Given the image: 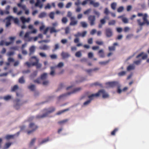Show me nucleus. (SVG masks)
Returning <instances> with one entry per match:
<instances>
[{"label": "nucleus", "mask_w": 149, "mask_h": 149, "mask_svg": "<svg viewBox=\"0 0 149 149\" xmlns=\"http://www.w3.org/2000/svg\"><path fill=\"white\" fill-rule=\"evenodd\" d=\"M33 59L35 60V62H33L31 63L27 62L25 63V64L28 67H30L31 66H35L37 69L41 68L42 66V64L39 63V59L36 56H33L30 58L29 60L31 61H33Z\"/></svg>", "instance_id": "1"}, {"label": "nucleus", "mask_w": 149, "mask_h": 149, "mask_svg": "<svg viewBox=\"0 0 149 149\" xmlns=\"http://www.w3.org/2000/svg\"><path fill=\"white\" fill-rule=\"evenodd\" d=\"M138 16L139 17L143 16V22H142L141 19H138L137 20V22L138 25L140 26V30L142 29V26L145 24H147V25L149 24V22L147 19V17H148L147 14H145L143 15L142 13H139L137 14Z\"/></svg>", "instance_id": "2"}, {"label": "nucleus", "mask_w": 149, "mask_h": 149, "mask_svg": "<svg viewBox=\"0 0 149 149\" xmlns=\"http://www.w3.org/2000/svg\"><path fill=\"white\" fill-rule=\"evenodd\" d=\"M55 110V108L54 107H51L48 109H45L44 110V111L45 112V113L42 115H38L36 116L37 118H43L48 116V115L54 112Z\"/></svg>", "instance_id": "3"}, {"label": "nucleus", "mask_w": 149, "mask_h": 149, "mask_svg": "<svg viewBox=\"0 0 149 149\" xmlns=\"http://www.w3.org/2000/svg\"><path fill=\"white\" fill-rule=\"evenodd\" d=\"M38 128V127L34 123H31L29 126V130L27 131V133L29 134L32 133L35 131Z\"/></svg>", "instance_id": "4"}, {"label": "nucleus", "mask_w": 149, "mask_h": 149, "mask_svg": "<svg viewBox=\"0 0 149 149\" xmlns=\"http://www.w3.org/2000/svg\"><path fill=\"white\" fill-rule=\"evenodd\" d=\"M87 31H84L82 33L80 32H78L76 34H75L74 36L76 38L74 40V42L75 43H77L79 41V39L78 37H84L87 34Z\"/></svg>", "instance_id": "5"}, {"label": "nucleus", "mask_w": 149, "mask_h": 149, "mask_svg": "<svg viewBox=\"0 0 149 149\" xmlns=\"http://www.w3.org/2000/svg\"><path fill=\"white\" fill-rule=\"evenodd\" d=\"M81 89V88L80 87H78L75 88L71 92H69L66 93H65L60 95L59 97L58 98L60 99L62 97H64L68 95H70L72 94L75 93H76L80 91Z\"/></svg>", "instance_id": "6"}, {"label": "nucleus", "mask_w": 149, "mask_h": 149, "mask_svg": "<svg viewBox=\"0 0 149 149\" xmlns=\"http://www.w3.org/2000/svg\"><path fill=\"white\" fill-rule=\"evenodd\" d=\"M95 17L94 15H90L88 17V21L91 26L95 24Z\"/></svg>", "instance_id": "7"}, {"label": "nucleus", "mask_w": 149, "mask_h": 149, "mask_svg": "<svg viewBox=\"0 0 149 149\" xmlns=\"http://www.w3.org/2000/svg\"><path fill=\"white\" fill-rule=\"evenodd\" d=\"M10 6L9 5H8L5 8V10L3 11L2 10H0V14L1 15H3L4 14L6 15H8L9 14L10 12L9 11Z\"/></svg>", "instance_id": "8"}, {"label": "nucleus", "mask_w": 149, "mask_h": 149, "mask_svg": "<svg viewBox=\"0 0 149 149\" xmlns=\"http://www.w3.org/2000/svg\"><path fill=\"white\" fill-rule=\"evenodd\" d=\"M30 34V32H26V33L24 37V39L25 40L30 42L33 40V38L32 37H29V34Z\"/></svg>", "instance_id": "9"}, {"label": "nucleus", "mask_w": 149, "mask_h": 149, "mask_svg": "<svg viewBox=\"0 0 149 149\" xmlns=\"http://www.w3.org/2000/svg\"><path fill=\"white\" fill-rule=\"evenodd\" d=\"M98 93H99V96L100 95L102 94V95L103 98H104L109 97V95L107 93H106L104 90L103 89H102L99 90L98 92Z\"/></svg>", "instance_id": "10"}, {"label": "nucleus", "mask_w": 149, "mask_h": 149, "mask_svg": "<svg viewBox=\"0 0 149 149\" xmlns=\"http://www.w3.org/2000/svg\"><path fill=\"white\" fill-rule=\"evenodd\" d=\"M70 22L69 24L70 25L74 26L77 25L78 23V21L74 17H71L70 19Z\"/></svg>", "instance_id": "11"}, {"label": "nucleus", "mask_w": 149, "mask_h": 149, "mask_svg": "<svg viewBox=\"0 0 149 149\" xmlns=\"http://www.w3.org/2000/svg\"><path fill=\"white\" fill-rule=\"evenodd\" d=\"M105 34L107 37H110L112 35V31L111 29L109 28H107L105 30Z\"/></svg>", "instance_id": "12"}, {"label": "nucleus", "mask_w": 149, "mask_h": 149, "mask_svg": "<svg viewBox=\"0 0 149 149\" xmlns=\"http://www.w3.org/2000/svg\"><path fill=\"white\" fill-rule=\"evenodd\" d=\"M15 37H10L9 38V39L10 42H5V44L6 46H8L10 45L13 44L14 41V40L15 39Z\"/></svg>", "instance_id": "13"}, {"label": "nucleus", "mask_w": 149, "mask_h": 149, "mask_svg": "<svg viewBox=\"0 0 149 149\" xmlns=\"http://www.w3.org/2000/svg\"><path fill=\"white\" fill-rule=\"evenodd\" d=\"M107 85L108 86L110 87H113L117 85L118 82L116 81H112L107 82L106 83Z\"/></svg>", "instance_id": "14"}, {"label": "nucleus", "mask_w": 149, "mask_h": 149, "mask_svg": "<svg viewBox=\"0 0 149 149\" xmlns=\"http://www.w3.org/2000/svg\"><path fill=\"white\" fill-rule=\"evenodd\" d=\"M140 57L142 58V59H145L147 57V55L146 54H144L143 52H141L136 57L137 58H138Z\"/></svg>", "instance_id": "15"}, {"label": "nucleus", "mask_w": 149, "mask_h": 149, "mask_svg": "<svg viewBox=\"0 0 149 149\" xmlns=\"http://www.w3.org/2000/svg\"><path fill=\"white\" fill-rule=\"evenodd\" d=\"M19 100L18 99H16L14 101L15 103V104L14 105V107L16 109H18L19 108L20 105L19 103Z\"/></svg>", "instance_id": "16"}, {"label": "nucleus", "mask_w": 149, "mask_h": 149, "mask_svg": "<svg viewBox=\"0 0 149 149\" xmlns=\"http://www.w3.org/2000/svg\"><path fill=\"white\" fill-rule=\"evenodd\" d=\"M35 47L33 46H31L29 49V55L30 56L33 54L35 52Z\"/></svg>", "instance_id": "17"}, {"label": "nucleus", "mask_w": 149, "mask_h": 149, "mask_svg": "<svg viewBox=\"0 0 149 149\" xmlns=\"http://www.w3.org/2000/svg\"><path fill=\"white\" fill-rule=\"evenodd\" d=\"M99 96V93L98 92L95 94H93L88 96V98L91 101L95 97H97Z\"/></svg>", "instance_id": "18"}, {"label": "nucleus", "mask_w": 149, "mask_h": 149, "mask_svg": "<svg viewBox=\"0 0 149 149\" xmlns=\"http://www.w3.org/2000/svg\"><path fill=\"white\" fill-rule=\"evenodd\" d=\"M20 19L23 24H24L26 22H29L30 20L29 18H28L26 19L23 17H21L20 18Z\"/></svg>", "instance_id": "19"}, {"label": "nucleus", "mask_w": 149, "mask_h": 149, "mask_svg": "<svg viewBox=\"0 0 149 149\" xmlns=\"http://www.w3.org/2000/svg\"><path fill=\"white\" fill-rule=\"evenodd\" d=\"M90 3V4L93 5L94 7H97L100 5L99 3L98 2H95L93 1H91Z\"/></svg>", "instance_id": "20"}, {"label": "nucleus", "mask_w": 149, "mask_h": 149, "mask_svg": "<svg viewBox=\"0 0 149 149\" xmlns=\"http://www.w3.org/2000/svg\"><path fill=\"white\" fill-rule=\"evenodd\" d=\"M35 5L36 7L38 6L40 8H41L43 6V5L41 3L40 0H37V2Z\"/></svg>", "instance_id": "21"}, {"label": "nucleus", "mask_w": 149, "mask_h": 149, "mask_svg": "<svg viewBox=\"0 0 149 149\" xmlns=\"http://www.w3.org/2000/svg\"><path fill=\"white\" fill-rule=\"evenodd\" d=\"M49 47L46 45H45L40 46L39 48L42 50H47L49 49Z\"/></svg>", "instance_id": "22"}, {"label": "nucleus", "mask_w": 149, "mask_h": 149, "mask_svg": "<svg viewBox=\"0 0 149 149\" xmlns=\"http://www.w3.org/2000/svg\"><path fill=\"white\" fill-rule=\"evenodd\" d=\"M61 56L63 59L67 58L70 56V55L68 53L64 52H62L61 54Z\"/></svg>", "instance_id": "23"}, {"label": "nucleus", "mask_w": 149, "mask_h": 149, "mask_svg": "<svg viewBox=\"0 0 149 149\" xmlns=\"http://www.w3.org/2000/svg\"><path fill=\"white\" fill-rule=\"evenodd\" d=\"M98 54L101 58H104L105 57L103 51L102 49H100L98 52Z\"/></svg>", "instance_id": "24"}, {"label": "nucleus", "mask_w": 149, "mask_h": 149, "mask_svg": "<svg viewBox=\"0 0 149 149\" xmlns=\"http://www.w3.org/2000/svg\"><path fill=\"white\" fill-rule=\"evenodd\" d=\"M47 15V13L45 12H42L39 15L38 17L39 18H42L45 17Z\"/></svg>", "instance_id": "25"}, {"label": "nucleus", "mask_w": 149, "mask_h": 149, "mask_svg": "<svg viewBox=\"0 0 149 149\" xmlns=\"http://www.w3.org/2000/svg\"><path fill=\"white\" fill-rule=\"evenodd\" d=\"M38 72L37 71H34L32 73L30 76V77L31 79H33L35 77L37 74Z\"/></svg>", "instance_id": "26"}, {"label": "nucleus", "mask_w": 149, "mask_h": 149, "mask_svg": "<svg viewBox=\"0 0 149 149\" xmlns=\"http://www.w3.org/2000/svg\"><path fill=\"white\" fill-rule=\"evenodd\" d=\"M36 139V138H34L33 139L31 140L29 145V147H32L34 145Z\"/></svg>", "instance_id": "27"}, {"label": "nucleus", "mask_w": 149, "mask_h": 149, "mask_svg": "<svg viewBox=\"0 0 149 149\" xmlns=\"http://www.w3.org/2000/svg\"><path fill=\"white\" fill-rule=\"evenodd\" d=\"M51 72L50 73V74L52 76H54L55 75V71H54V67H51Z\"/></svg>", "instance_id": "28"}, {"label": "nucleus", "mask_w": 149, "mask_h": 149, "mask_svg": "<svg viewBox=\"0 0 149 149\" xmlns=\"http://www.w3.org/2000/svg\"><path fill=\"white\" fill-rule=\"evenodd\" d=\"M19 88V87L17 85H14L11 89V91L12 92H14L16 91Z\"/></svg>", "instance_id": "29"}, {"label": "nucleus", "mask_w": 149, "mask_h": 149, "mask_svg": "<svg viewBox=\"0 0 149 149\" xmlns=\"http://www.w3.org/2000/svg\"><path fill=\"white\" fill-rule=\"evenodd\" d=\"M50 33H56L59 30H56L55 29V28L54 27H52L50 29Z\"/></svg>", "instance_id": "30"}, {"label": "nucleus", "mask_w": 149, "mask_h": 149, "mask_svg": "<svg viewBox=\"0 0 149 149\" xmlns=\"http://www.w3.org/2000/svg\"><path fill=\"white\" fill-rule=\"evenodd\" d=\"M116 3L115 2H113L111 4V8L113 10H115L116 9Z\"/></svg>", "instance_id": "31"}, {"label": "nucleus", "mask_w": 149, "mask_h": 149, "mask_svg": "<svg viewBox=\"0 0 149 149\" xmlns=\"http://www.w3.org/2000/svg\"><path fill=\"white\" fill-rule=\"evenodd\" d=\"M118 128H115L111 132V136H115L116 133L118 131Z\"/></svg>", "instance_id": "32"}, {"label": "nucleus", "mask_w": 149, "mask_h": 149, "mask_svg": "<svg viewBox=\"0 0 149 149\" xmlns=\"http://www.w3.org/2000/svg\"><path fill=\"white\" fill-rule=\"evenodd\" d=\"M80 24L81 26L83 28H86L88 26L87 23L85 22H80Z\"/></svg>", "instance_id": "33"}, {"label": "nucleus", "mask_w": 149, "mask_h": 149, "mask_svg": "<svg viewBox=\"0 0 149 149\" xmlns=\"http://www.w3.org/2000/svg\"><path fill=\"white\" fill-rule=\"evenodd\" d=\"M47 77V74L46 73H44L42 74L41 76L40 79L41 80H43L46 79Z\"/></svg>", "instance_id": "34"}, {"label": "nucleus", "mask_w": 149, "mask_h": 149, "mask_svg": "<svg viewBox=\"0 0 149 149\" xmlns=\"http://www.w3.org/2000/svg\"><path fill=\"white\" fill-rule=\"evenodd\" d=\"M11 96L8 95L4 96L3 97V99L6 101H8L10 100L11 98Z\"/></svg>", "instance_id": "35"}, {"label": "nucleus", "mask_w": 149, "mask_h": 149, "mask_svg": "<svg viewBox=\"0 0 149 149\" xmlns=\"http://www.w3.org/2000/svg\"><path fill=\"white\" fill-rule=\"evenodd\" d=\"M110 61V60H109L105 61H101L99 62V63L101 65H106Z\"/></svg>", "instance_id": "36"}, {"label": "nucleus", "mask_w": 149, "mask_h": 149, "mask_svg": "<svg viewBox=\"0 0 149 149\" xmlns=\"http://www.w3.org/2000/svg\"><path fill=\"white\" fill-rule=\"evenodd\" d=\"M61 21L63 24H66L68 21V19L66 17H64L62 18Z\"/></svg>", "instance_id": "37"}, {"label": "nucleus", "mask_w": 149, "mask_h": 149, "mask_svg": "<svg viewBox=\"0 0 149 149\" xmlns=\"http://www.w3.org/2000/svg\"><path fill=\"white\" fill-rule=\"evenodd\" d=\"M19 82L21 84H23L25 82V80L23 76H22L19 79Z\"/></svg>", "instance_id": "38"}, {"label": "nucleus", "mask_w": 149, "mask_h": 149, "mask_svg": "<svg viewBox=\"0 0 149 149\" xmlns=\"http://www.w3.org/2000/svg\"><path fill=\"white\" fill-rule=\"evenodd\" d=\"M69 110V109H64L63 110L60 111L56 113V114L58 115H60L64 112L68 111Z\"/></svg>", "instance_id": "39"}, {"label": "nucleus", "mask_w": 149, "mask_h": 149, "mask_svg": "<svg viewBox=\"0 0 149 149\" xmlns=\"http://www.w3.org/2000/svg\"><path fill=\"white\" fill-rule=\"evenodd\" d=\"M91 10H92L91 8H89L86 11H84V14L85 15H88L91 13Z\"/></svg>", "instance_id": "40"}, {"label": "nucleus", "mask_w": 149, "mask_h": 149, "mask_svg": "<svg viewBox=\"0 0 149 149\" xmlns=\"http://www.w3.org/2000/svg\"><path fill=\"white\" fill-rule=\"evenodd\" d=\"M108 49L109 51H115L116 50V47L114 46H109L108 47Z\"/></svg>", "instance_id": "41"}, {"label": "nucleus", "mask_w": 149, "mask_h": 149, "mask_svg": "<svg viewBox=\"0 0 149 149\" xmlns=\"http://www.w3.org/2000/svg\"><path fill=\"white\" fill-rule=\"evenodd\" d=\"M28 88L32 91H34L35 88V86L32 84L28 86Z\"/></svg>", "instance_id": "42"}, {"label": "nucleus", "mask_w": 149, "mask_h": 149, "mask_svg": "<svg viewBox=\"0 0 149 149\" xmlns=\"http://www.w3.org/2000/svg\"><path fill=\"white\" fill-rule=\"evenodd\" d=\"M41 80L40 78H38L34 80L33 82L35 83H36L38 84H40L41 83Z\"/></svg>", "instance_id": "43"}, {"label": "nucleus", "mask_w": 149, "mask_h": 149, "mask_svg": "<svg viewBox=\"0 0 149 149\" xmlns=\"http://www.w3.org/2000/svg\"><path fill=\"white\" fill-rule=\"evenodd\" d=\"M134 66L133 65H130L127 67V71H130L131 70L134 69Z\"/></svg>", "instance_id": "44"}, {"label": "nucleus", "mask_w": 149, "mask_h": 149, "mask_svg": "<svg viewBox=\"0 0 149 149\" xmlns=\"http://www.w3.org/2000/svg\"><path fill=\"white\" fill-rule=\"evenodd\" d=\"M126 73V72L124 71H121L118 73V75L119 76H122L125 75Z\"/></svg>", "instance_id": "45"}, {"label": "nucleus", "mask_w": 149, "mask_h": 149, "mask_svg": "<svg viewBox=\"0 0 149 149\" xmlns=\"http://www.w3.org/2000/svg\"><path fill=\"white\" fill-rule=\"evenodd\" d=\"M12 143H6L4 149H7L11 145Z\"/></svg>", "instance_id": "46"}, {"label": "nucleus", "mask_w": 149, "mask_h": 149, "mask_svg": "<svg viewBox=\"0 0 149 149\" xmlns=\"http://www.w3.org/2000/svg\"><path fill=\"white\" fill-rule=\"evenodd\" d=\"M54 12H51L49 13V16L51 19H53L54 18Z\"/></svg>", "instance_id": "47"}, {"label": "nucleus", "mask_w": 149, "mask_h": 149, "mask_svg": "<svg viewBox=\"0 0 149 149\" xmlns=\"http://www.w3.org/2000/svg\"><path fill=\"white\" fill-rule=\"evenodd\" d=\"M116 21L115 20H112L109 22L108 25H114Z\"/></svg>", "instance_id": "48"}, {"label": "nucleus", "mask_w": 149, "mask_h": 149, "mask_svg": "<svg viewBox=\"0 0 149 149\" xmlns=\"http://www.w3.org/2000/svg\"><path fill=\"white\" fill-rule=\"evenodd\" d=\"M95 43L97 44L100 45H103L104 44V42L102 41H96Z\"/></svg>", "instance_id": "49"}, {"label": "nucleus", "mask_w": 149, "mask_h": 149, "mask_svg": "<svg viewBox=\"0 0 149 149\" xmlns=\"http://www.w3.org/2000/svg\"><path fill=\"white\" fill-rule=\"evenodd\" d=\"M81 54L80 51L77 52L75 54V56L78 57H80L81 56Z\"/></svg>", "instance_id": "50"}, {"label": "nucleus", "mask_w": 149, "mask_h": 149, "mask_svg": "<svg viewBox=\"0 0 149 149\" xmlns=\"http://www.w3.org/2000/svg\"><path fill=\"white\" fill-rule=\"evenodd\" d=\"M88 43L89 44H92L93 43V39L92 38H89L88 40Z\"/></svg>", "instance_id": "51"}, {"label": "nucleus", "mask_w": 149, "mask_h": 149, "mask_svg": "<svg viewBox=\"0 0 149 149\" xmlns=\"http://www.w3.org/2000/svg\"><path fill=\"white\" fill-rule=\"evenodd\" d=\"M49 140V138H48L47 139H44V140H43L40 143V144L41 145L44 143H46Z\"/></svg>", "instance_id": "52"}, {"label": "nucleus", "mask_w": 149, "mask_h": 149, "mask_svg": "<svg viewBox=\"0 0 149 149\" xmlns=\"http://www.w3.org/2000/svg\"><path fill=\"white\" fill-rule=\"evenodd\" d=\"M141 59H140L139 60L134 61V63L136 65H139L140 64V63H141Z\"/></svg>", "instance_id": "53"}, {"label": "nucleus", "mask_w": 149, "mask_h": 149, "mask_svg": "<svg viewBox=\"0 0 149 149\" xmlns=\"http://www.w3.org/2000/svg\"><path fill=\"white\" fill-rule=\"evenodd\" d=\"M68 120V119H66L64 120H63L59 121L58 122V123L60 124H63L66 122H67Z\"/></svg>", "instance_id": "54"}, {"label": "nucleus", "mask_w": 149, "mask_h": 149, "mask_svg": "<svg viewBox=\"0 0 149 149\" xmlns=\"http://www.w3.org/2000/svg\"><path fill=\"white\" fill-rule=\"evenodd\" d=\"M39 54L42 57L46 58L47 57V55L45 53L40 52L39 53Z\"/></svg>", "instance_id": "55"}, {"label": "nucleus", "mask_w": 149, "mask_h": 149, "mask_svg": "<svg viewBox=\"0 0 149 149\" xmlns=\"http://www.w3.org/2000/svg\"><path fill=\"white\" fill-rule=\"evenodd\" d=\"M124 8L123 6H120L117 9V11L118 12H120L123 11Z\"/></svg>", "instance_id": "56"}, {"label": "nucleus", "mask_w": 149, "mask_h": 149, "mask_svg": "<svg viewBox=\"0 0 149 149\" xmlns=\"http://www.w3.org/2000/svg\"><path fill=\"white\" fill-rule=\"evenodd\" d=\"M91 100H88L86 101L83 104V105L84 106H86L88 105L91 102Z\"/></svg>", "instance_id": "57"}, {"label": "nucleus", "mask_w": 149, "mask_h": 149, "mask_svg": "<svg viewBox=\"0 0 149 149\" xmlns=\"http://www.w3.org/2000/svg\"><path fill=\"white\" fill-rule=\"evenodd\" d=\"M109 11L107 8H105L104 13L106 15H108L109 13Z\"/></svg>", "instance_id": "58"}, {"label": "nucleus", "mask_w": 149, "mask_h": 149, "mask_svg": "<svg viewBox=\"0 0 149 149\" xmlns=\"http://www.w3.org/2000/svg\"><path fill=\"white\" fill-rule=\"evenodd\" d=\"M13 19L14 22L16 24H19V20L17 18H13Z\"/></svg>", "instance_id": "59"}, {"label": "nucleus", "mask_w": 149, "mask_h": 149, "mask_svg": "<svg viewBox=\"0 0 149 149\" xmlns=\"http://www.w3.org/2000/svg\"><path fill=\"white\" fill-rule=\"evenodd\" d=\"M14 137L13 135H7L6 137V138L7 139H9L11 138H13Z\"/></svg>", "instance_id": "60"}, {"label": "nucleus", "mask_w": 149, "mask_h": 149, "mask_svg": "<svg viewBox=\"0 0 149 149\" xmlns=\"http://www.w3.org/2000/svg\"><path fill=\"white\" fill-rule=\"evenodd\" d=\"M13 19V17L12 16H10L6 17V19L7 20V21H9L10 22V21L11 19Z\"/></svg>", "instance_id": "61"}, {"label": "nucleus", "mask_w": 149, "mask_h": 149, "mask_svg": "<svg viewBox=\"0 0 149 149\" xmlns=\"http://www.w3.org/2000/svg\"><path fill=\"white\" fill-rule=\"evenodd\" d=\"M122 21L125 23H128V20L126 18H123L122 19Z\"/></svg>", "instance_id": "62"}, {"label": "nucleus", "mask_w": 149, "mask_h": 149, "mask_svg": "<svg viewBox=\"0 0 149 149\" xmlns=\"http://www.w3.org/2000/svg\"><path fill=\"white\" fill-rule=\"evenodd\" d=\"M72 4V3L70 2L68 3L65 6V7L66 8H70Z\"/></svg>", "instance_id": "63"}, {"label": "nucleus", "mask_w": 149, "mask_h": 149, "mask_svg": "<svg viewBox=\"0 0 149 149\" xmlns=\"http://www.w3.org/2000/svg\"><path fill=\"white\" fill-rule=\"evenodd\" d=\"M58 6L59 8H62L63 6V4L61 2L58 4Z\"/></svg>", "instance_id": "64"}]
</instances>
